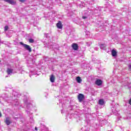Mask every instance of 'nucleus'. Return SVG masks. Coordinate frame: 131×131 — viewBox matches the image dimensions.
<instances>
[{
    "instance_id": "nucleus-10",
    "label": "nucleus",
    "mask_w": 131,
    "mask_h": 131,
    "mask_svg": "<svg viewBox=\"0 0 131 131\" xmlns=\"http://www.w3.org/2000/svg\"><path fill=\"white\" fill-rule=\"evenodd\" d=\"M112 55L113 57H116V55H117V53L116 52V51L115 50H113L112 51Z\"/></svg>"
},
{
    "instance_id": "nucleus-21",
    "label": "nucleus",
    "mask_w": 131,
    "mask_h": 131,
    "mask_svg": "<svg viewBox=\"0 0 131 131\" xmlns=\"http://www.w3.org/2000/svg\"><path fill=\"white\" fill-rule=\"evenodd\" d=\"M35 130H37V127H35Z\"/></svg>"
},
{
    "instance_id": "nucleus-15",
    "label": "nucleus",
    "mask_w": 131,
    "mask_h": 131,
    "mask_svg": "<svg viewBox=\"0 0 131 131\" xmlns=\"http://www.w3.org/2000/svg\"><path fill=\"white\" fill-rule=\"evenodd\" d=\"M58 46L56 45V43L53 44V46H52V49H58Z\"/></svg>"
},
{
    "instance_id": "nucleus-12",
    "label": "nucleus",
    "mask_w": 131,
    "mask_h": 131,
    "mask_svg": "<svg viewBox=\"0 0 131 131\" xmlns=\"http://www.w3.org/2000/svg\"><path fill=\"white\" fill-rule=\"evenodd\" d=\"M76 80L78 83H80L82 81V80H81V78H80V77H77Z\"/></svg>"
},
{
    "instance_id": "nucleus-14",
    "label": "nucleus",
    "mask_w": 131,
    "mask_h": 131,
    "mask_svg": "<svg viewBox=\"0 0 131 131\" xmlns=\"http://www.w3.org/2000/svg\"><path fill=\"white\" fill-rule=\"evenodd\" d=\"M99 105H104V100L103 99H100L99 101Z\"/></svg>"
},
{
    "instance_id": "nucleus-1",
    "label": "nucleus",
    "mask_w": 131,
    "mask_h": 131,
    "mask_svg": "<svg viewBox=\"0 0 131 131\" xmlns=\"http://www.w3.org/2000/svg\"><path fill=\"white\" fill-rule=\"evenodd\" d=\"M23 45L25 49L27 50V51H28V52H29L30 53L31 52L32 50H31V48H30V46L26 44H23Z\"/></svg>"
},
{
    "instance_id": "nucleus-23",
    "label": "nucleus",
    "mask_w": 131,
    "mask_h": 131,
    "mask_svg": "<svg viewBox=\"0 0 131 131\" xmlns=\"http://www.w3.org/2000/svg\"><path fill=\"white\" fill-rule=\"evenodd\" d=\"M27 107L28 108L29 106H28V105H27Z\"/></svg>"
},
{
    "instance_id": "nucleus-25",
    "label": "nucleus",
    "mask_w": 131,
    "mask_h": 131,
    "mask_svg": "<svg viewBox=\"0 0 131 131\" xmlns=\"http://www.w3.org/2000/svg\"><path fill=\"white\" fill-rule=\"evenodd\" d=\"M20 43H21L22 45H23V43H22V42H20Z\"/></svg>"
},
{
    "instance_id": "nucleus-8",
    "label": "nucleus",
    "mask_w": 131,
    "mask_h": 131,
    "mask_svg": "<svg viewBox=\"0 0 131 131\" xmlns=\"http://www.w3.org/2000/svg\"><path fill=\"white\" fill-rule=\"evenodd\" d=\"M7 72L9 75H11L13 73V70L11 69H7Z\"/></svg>"
},
{
    "instance_id": "nucleus-19",
    "label": "nucleus",
    "mask_w": 131,
    "mask_h": 131,
    "mask_svg": "<svg viewBox=\"0 0 131 131\" xmlns=\"http://www.w3.org/2000/svg\"><path fill=\"white\" fill-rule=\"evenodd\" d=\"M25 0H19V2H21V3H24Z\"/></svg>"
},
{
    "instance_id": "nucleus-3",
    "label": "nucleus",
    "mask_w": 131,
    "mask_h": 131,
    "mask_svg": "<svg viewBox=\"0 0 131 131\" xmlns=\"http://www.w3.org/2000/svg\"><path fill=\"white\" fill-rule=\"evenodd\" d=\"M84 98V96L83 94H79L78 96V99L79 101V102H81L82 100H83V98Z\"/></svg>"
},
{
    "instance_id": "nucleus-11",
    "label": "nucleus",
    "mask_w": 131,
    "mask_h": 131,
    "mask_svg": "<svg viewBox=\"0 0 131 131\" xmlns=\"http://www.w3.org/2000/svg\"><path fill=\"white\" fill-rule=\"evenodd\" d=\"M112 111L113 113H114V114H115V115H117V112L116 111L115 107H112Z\"/></svg>"
},
{
    "instance_id": "nucleus-4",
    "label": "nucleus",
    "mask_w": 131,
    "mask_h": 131,
    "mask_svg": "<svg viewBox=\"0 0 131 131\" xmlns=\"http://www.w3.org/2000/svg\"><path fill=\"white\" fill-rule=\"evenodd\" d=\"M72 47L73 50H74L75 51H77V50H78V45H77V44L76 43H73L72 45Z\"/></svg>"
},
{
    "instance_id": "nucleus-7",
    "label": "nucleus",
    "mask_w": 131,
    "mask_h": 131,
    "mask_svg": "<svg viewBox=\"0 0 131 131\" xmlns=\"http://www.w3.org/2000/svg\"><path fill=\"white\" fill-rule=\"evenodd\" d=\"M10 120L11 119H10V118H6L5 122L7 125H10V124L11 123Z\"/></svg>"
},
{
    "instance_id": "nucleus-24",
    "label": "nucleus",
    "mask_w": 131,
    "mask_h": 131,
    "mask_svg": "<svg viewBox=\"0 0 131 131\" xmlns=\"http://www.w3.org/2000/svg\"><path fill=\"white\" fill-rule=\"evenodd\" d=\"M102 123H104V121H102Z\"/></svg>"
},
{
    "instance_id": "nucleus-13",
    "label": "nucleus",
    "mask_w": 131,
    "mask_h": 131,
    "mask_svg": "<svg viewBox=\"0 0 131 131\" xmlns=\"http://www.w3.org/2000/svg\"><path fill=\"white\" fill-rule=\"evenodd\" d=\"M105 48H106V45L101 44L100 45V49H101L102 50H105Z\"/></svg>"
},
{
    "instance_id": "nucleus-5",
    "label": "nucleus",
    "mask_w": 131,
    "mask_h": 131,
    "mask_svg": "<svg viewBox=\"0 0 131 131\" xmlns=\"http://www.w3.org/2000/svg\"><path fill=\"white\" fill-rule=\"evenodd\" d=\"M56 26L59 29H62L63 27V26H62V24L60 21L57 24Z\"/></svg>"
},
{
    "instance_id": "nucleus-18",
    "label": "nucleus",
    "mask_w": 131,
    "mask_h": 131,
    "mask_svg": "<svg viewBox=\"0 0 131 131\" xmlns=\"http://www.w3.org/2000/svg\"><path fill=\"white\" fill-rule=\"evenodd\" d=\"M83 19H86L88 17L86 16H82Z\"/></svg>"
},
{
    "instance_id": "nucleus-20",
    "label": "nucleus",
    "mask_w": 131,
    "mask_h": 131,
    "mask_svg": "<svg viewBox=\"0 0 131 131\" xmlns=\"http://www.w3.org/2000/svg\"><path fill=\"white\" fill-rule=\"evenodd\" d=\"M129 69L130 70L131 69V65L129 66Z\"/></svg>"
},
{
    "instance_id": "nucleus-17",
    "label": "nucleus",
    "mask_w": 131,
    "mask_h": 131,
    "mask_svg": "<svg viewBox=\"0 0 131 131\" xmlns=\"http://www.w3.org/2000/svg\"><path fill=\"white\" fill-rule=\"evenodd\" d=\"M8 29H9V27L8 26H5V31H7V30H8Z\"/></svg>"
},
{
    "instance_id": "nucleus-2",
    "label": "nucleus",
    "mask_w": 131,
    "mask_h": 131,
    "mask_svg": "<svg viewBox=\"0 0 131 131\" xmlns=\"http://www.w3.org/2000/svg\"><path fill=\"white\" fill-rule=\"evenodd\" d=\"M4 1L6 2V3H8V4L10 5H16V1L14 0H4Z\"/></svg>"
},
{
    "instance_id": "nucleus-22",
    "label": "nucleus",
    "mask_w": 131,
    "mask_h": 131,
    "mask_svg": "<svg viewBox=\"0 0 131 131\" xmlns=\"http://www.w3.org/2000/svg\"><path fill=\"white\" fill-rule=\"evenodd\" d=\"M0 117H2V113H0Z\"/></svg>"
},
{
    "instance_id": "nucleus-9",
    "label": "nucleus",
    "mask_w": 131,
    "mask_h": 131,
    "mask_svg": "<svg viewBox=\"0 0 131 131\" xmlns=\"http://www.w3.org/2000/svg\"><path fill=\"white\" fill-rule=\"evenodd\" d=\"M50 81L51 82H55V76H54V75H51L50 77Z\"/></svg>"
},
{
    "instance_id": "nucleus-16",
    "label": "nucleus",
    "mask_w": 131,
    "mask_h": 131,
    "mask_svg": "<svg viewBox=\"0 0 131 131\" xmlns=\"http://www.w3.org/2000/svg\"><path fill=\"white\" fill-rule=\"evenodd\" d=\"M29 42L31 43H33V42H34V40H33V39L30 38L29 39Z\"/></svg>"
},
{
    "instance_id": "nucleus-26",
    "label": "nucleus",
    "mask_w": 131,
    "mask_h": 131,
    "mask_svg": "<svg viewBox=\"0 0 131 131\" xmlns=\"http://www.w3.org/2000/svg\"><path fill=\"white\" fill-rule=\"evenodd\" d=\"M0 62H1V60H0Z\"/></svg>"
},
{
    "instance_id": "nucleus-6",
    "label": "nucleus",
    "mask_w": 131,
    "mask_h": 131,
    "mask_svg": "<svg viewBox=\"0 0 131 131\" xmlns=\"http://www.w3.org/2000/svg\"><path fill=\"white\" fill-rule=\"evenodd\" d=\"M95 83L97 85H101L102 84V80L98 79L95 81Z\"/></svg>"
}]
</instances>
